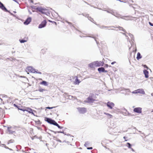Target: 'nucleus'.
I'll return each mask as SVG.
<instances>
[{
  "label": "nucleus",
  "mask_w": 153,
  "mask_h": 153,
  "mask_svg": "<svg viewBox=\"0 0 153 153\" xmlns=\"http://www.w3.org/2000/svg\"><path fill=\"white\" fill-rule=\"evenodd\" d=\"M36 10L37 12H40L44 14H46L47 11L46 9L41 7H38L36 8Z\"/></svg>",
  "instance_id": "f257e3e1"
},
{
  "label": "nucleus",
  "mask_w": 153,
  "mask_h": 153,
  "mask_svg": "<svg viewBox=\"0 0 153 153\" xmlns=\"http://www.w3.org/2000/svg\"><path fill=\"white\" fill-rule=\"evenodd\" d=\"M94 95L93 94H91L87 98V101L88 102H93L95 100L93 98Z\"/></svg>",
  "instance_id": "f03ea898"
},
{
  "label": "nucleus",
  "mask_w": 153,
  "mask_h": 153,
  "mask_svg": "<svg viewBox=\"0 0 153 153\" xmlns=\"http://www.w3.org/2000/svg\"><path fill=\"white\" fill-rule=\"evenodd\" d=\"M132 93L134 94H136L137 93H140L142 94H144L145 93L143 89H139L137 90H135L134 91H133Z\"/></svg>",
  "instance_id": "7ed1b4c3"
},
{
  "label": "nucleus",
  "mask_w": 153,
  "mask_h": 153,
  "mask_svg": "<svg viewBox=\"0 0 153 153\" xmlns=\"http://www.w3.org/2000/svg\"><path fill=\"white\" fill-rule=\"evenodd\" d=\"M27 70H28V71L32 73H36L40 74H41V73L40 72H36L34 69H33L32 67H28L27 68Z\"/></svg>",
  "instance_id": "20e7f679"
},
{
  "label": "nucleus",
  "mask_w": 153,
  "mask_h": 153,
  "mask_svg": "<svg viewBox=\"0 0 153 153\" xmlns=\"http://www.w3.org/2000/svg\"><path fill=\"white\" fill-rule=\"evenodd\" d=\"M94 62L95 63V65L96 67L103 66L104 64L103 62L101 61H96Z\"/></svg>",
  "instance_id": "39448f33"
},
{
  "label": "nucleus",
  "mask_w": 153,
  "mask_h": 153,
  "mask_svg": "<svg viewBox=\"0 0 153 153\" xmlns=\"http://www.w3.org/2000/svg\"><path fill=\"white\" fill-rule=\"evenodd\" d=\"M107 106L108 108L112 109L114 106V104L112 102H108L107 104Z\"/></svg>",
  "instance_id": "423d86ee"
},
{
  "label": "nucleus",
  "mask_w": 153,
  "mask_h": 153,
  "mask_svg": "<svg viewBox=\"0 0 153 153\" xmlns=\"http://www.w3.org/2000/svg\"><path fill=\"white\" fill-rule=\"evenodd\" d=\"M47 23V22L46 20H44L43 21L41 24H40L39 26V28H41L42 27H45Z\"/></svg>",
  "instance_id": "0eeeda50"
},
{
  "label": "nucleus",
  "mask_w": 153,
  "mask_h": 153,
  "mask_svg": "<svg viewBox=\"0 0 153 153\" xmlns=\"http://www.w3.org/2000/svg\"><path fill=\"white\" fill-rule=\"evenodd\" d=\"M134 111L138 114H140L142 112V108L140 107L135 108L134 109Z\"/></svg>",
  "instance_id": "6e6552de"
},
{
  "label": "nucleus",
  "mask_w": 153,
  "mask_h": 153,
  "mask_svg": "<svg viewBox=\"0 0 153 153\" xmlns=\"http://www.w3.org/2000/svg\"><path fill=\"white\" fill-rule=\"evenodd\" d=\"M33 110L29 107L26 108V111L28 112L29 113H31L32 114L35 115L34 114L33 112Z\"/></svg>",
  "instance_id": "1a4fd4ad"
},
{
  "label": "nucleus",
  "mask_w": 153,
  "mask_h": 153,
  "mask_svg": "<svg viewBox=\"0 0 153 153\" xmlns=\"http://www.w3.org/2000/svg\"><path fill=\"white\" fill-rule=\"evenodd\" d=\"M98 70L99 71L100 73H101V72H107V71L105 70L104 68L103 67H101L99 68L98 69Z\"/></svg>",
  "instance_id": "9d476101"
},
{
  "label": "nucleus",
  "mask_w": 153,
  "mask_h": 153,
  "mask_svg": "<svg viewBox=\"0 0 153 153\" xmlns=\"http://www.w3.org/2000/svg\"><path fill=\"white\" fill-rule=\"evenodd\" d=\"M79 111L82 113H84L86 112V109L85 108H80L79 109Z\"/></svg>",
  "instance_id": "9b49d317"
},
{
  "label": "nucleus",
  "mask_w": 153,
  "mask_h": 153,
  "mask_svg": "<svg viewBox=\"0 0 153 153\" xmlns=\"http://www.w3.org/2000/svg\"><path fill=\"white\" fill-rule=\"evenodd\" d=\"M81 81L78 78L77 76H76V78L74 81V84L75 85H78L81 82Z\"/></svg>",
  "instance_id": "f8f14e48"
},
{
  "label": "nucleus",
  "mask_w": 153,
  "mask_h": 153,
  "mask_svg": "<svg viewBox=\"0 0 153 153\" xmlns=\"http://www.w3.org/2000/svg\"><path fill=\"white\" fill-rule=\"evenodd\" d=\"M0 8L4 10H5V11L7 10L6 8L4 6L3 4L2 3H1L0 1Z\"/></svg>",
  "instance_id": "ddd939ff"
},
{
  "label": "nucleus",
  "mask_w": 153,
  "mask_h": 153,
  "mask_svg": "<svg viewBox=\"0 0 153 153\" xmlns=\"http://www.w3.org/2000/svg\"><path fill=\"white\" fill-rule=\"evenodd\" d=\"M31 21L30 18H28L27 20L24 22V24L26 25L28 24Z\"/></svg>",
  "instance_id": "4468645a"
},
{
  "label": "nucleus",
  "mask_w": 153,
  "mask_h": 153,
  "mask_svg": "<svg viewBox=\"0 0 153 153\" xmlns=\"http://www.w3.org/2000/svg\"><path fill=\"white\" fill-rule=\"evenodd\" d=\"M143 73L145 75V77L146 78H148L149 77V72L146 70H144Z\"/></svg>",
  "instance_id": "2eb2a0df"
},
{
  "label": "nucleus",
  "mask_w": 153,
  "mask_h": 153,
  "mask_svg": "<svg viewBox=\"0 0 153 153\" xmlns=\"http://www.w3.org/2000/svg\"><path fill=\"white\" fill-rule=\"evenodd\" d=\"M95 63L94 62H93L90 63L89 64V66L91 68H94L95 67H96V66L95 65Z\"/></svg>",
  "instance_id": "dca6fc26"
},
{
  "label": "nucleus",
  "mask_w": 153,
  "mask_h": 153,
  "mask_svg": "<svg viewBox=\"0 0 153 153\" xmlns=\"http://www.w3.org/2000/svg\"><path fill=\"white\" fill-rule=\"evenodd\" d=\"M40 84L41 85H43L45 86H47L48 85L47 82L45 81H43L41 82Z\"/></svg>",
  "instance_id": "f3484780"
},
{
  "label": "nucleus",
  "mask_w": 153,
  "mask_h": 153,
  "mask_svg": "<svg viewBox=\"0 0 153 153\" xmlns=\"http://www.w3.org/2000/svg\"><path fill=\"white\" fill-rule=\"evenodd\" d=\"M53 120H52L50 118H46V121L50 124H52V123L53 122Z\"/></svg>",
  "instance_id": "a211bd4d"
},
{
  "label": "nucleus",
  "mask_w": 153,
  "mask_h": 153,
  "mask_svg": "<svg viewBox=\"0 0 153 153\" xmlns=\"http://www.w3.org/2000/svg\"><path fill=\"white\" fill-rule=\"evenodd\" d=\"M141 58H142V56H141L140 53L138 52L137 53V59L138 60L140 59H141Z\"/></svg>",
  "instance_id": "6ab92c4d"
},
{
  "label": "nucleus",
  "mask_w": 153,
  "mask_h": 153,
  "mask_svg": "<svg viewBox=\"0 0 153 153\" xmlns=\"http://www.w3.org/2000/svg\"><path fill=\"white\" fill-rule=\"evenodd\" d=\"M104 114H105L107 115L108 117H109V118H111L112 117V116L111 115V114H109L107 113H105V112H104Z\"/></svg>",
  "instance_id": "aec40b11"
},
{
  "label": "nucleus",
  "mask_w": 153,
  "mask_h": 153,
  "mask_svg": "<svg viewBox=\"0 0 153 153\" xmlns=\"http://www.w3.org/2000/svg\"><path fill=\"white\" fill-rule=\"evenodd\" d=\"M12 127H9L8 128V131L9 132V133H11L12 132Z\"/></svg>",
  "instance_id": "412c9836"
},
{
  "label": "nucleus",
  "mask_w": 153,
  "mask_h": 153,
  "mask_svg": "<svg viewBox=\"0 0 153 153\" xmlns=\"http://www.w3.org/2000/svg\"><path fill=\"white\" fill-rule=\"evenodd\" d=\"M52 124L56 126L58 124L57 123H56L54 120H53V122L52 123Z\"/></svg>",
  "instance_id": "4be33fe9"
},
{
  "label": "nucleus",
  "mask_w": 153,
  "mask_h": 153,
  "mask_svg": "<svg viewBox=\"0 0 153 153\" xmlns=\"http://www.w3.org/2000/svg\"><path fill=\"white\" fill-rule=\"evenodd\" d=\"M45 91V89H44L43 88H40L39 90V91L40 92H42Z\"/></svg>",
  "instance_id": "5701e85b"
},
{
  "label": "nucleus",
  "mask_w": 153,
  "mask_h": 153,
  "mask_svg": "<svg viewBox=\"0 0 153 153\" xmlns=\"http://www.w3.org/2000/svg\"><path fill=\"white\" fill-rule=\"evenodd\" d=\"M19 41L21 43H24V42H26V41L25 40H23V39L20 40Z\"/></svg>",
  "instance_id": "b1692460"
},
{
  "label": "nucleus",
  "mask_w": 153,
  "mask_h": 153,
  "mask_svg": "<svg viewBox=\"0 0 153 153\" xmlns=\"http://www.w3.org/2000/svg\"><path fill=\"white\" fill-rule=\"evenodd\" d=\"M127 145H128V147L129 148H131V144L128 143H127Z\"/></svg>",
  "instance_id": "393cba45"
},
{
  "label": "nucleus",
  "mask_w": 153,
  "mask_h": 153,
  "mask_svg": "<svg viewBox=\"0 0 153 153\" xmlns=\"http://www.w3.org/2000/svg\"><path fill=\"white\" fill-rule=\"evenodd\" d=\"M18 109L19 110H22V111H26V108H25V109H21V108H18Z\"/></svg>",
  "instance_id": "a878e982"
},
{
  "label": "nucleus",
  "mask_w": 153,
  "mask_h": 153,
  "mask_svg": "<svg viewBox=\"0 0 153 153\" xmlns=\"http://www.w3.org/2000/svg\"><path fill=\"white\" fill-rule=\"evenodd\" d=\"M55 108V107H47L46 108H47V109H52L53 108Z\"/></svg>",
  "instance_id": "bb28decb"
},
{
  "label": "nucleus",
  "mask_w": 153,
  "mask_h": 153,
  "mask_svg": "<svg viewBox=\"0 0 153 153\" xmlns=\"http://www.w3.org/2000/svg\"><path fill=\"white\" fill-rule=\"evenodd\" d=\"M56 126H57L60 129H61L62 128V127L60 126L58 124H57V125Z\"/></svg>",
  "instance_id": "cd10ccee"
},
{
  "label": "nucleus",
  "mask_w": 153,
  "mask_h": 153,
  "mask_svg": "<svg viewBox=\"0 0 153 153\" xmlns=\"http://www.w3.org/2000/svg\"><path fill=\"white\" fill-rule=\"evenodd\" d=\"M149 24L150 25H151V26H153V24H152L150 22H149Z\"/></svg>",
  "instance_id": "c85d7f7f"
},
{
  "label": "nucleus",
  "mask_w": 153,
  "mask_h": 153,
  "mask_svg": "<svg viewBox=\"0 0 153 153\" xmlns=\"http://www.w3.org/2000/svg\"><path fill=\"white\" fill-rule=\"evenodd\" d=\"M87 149H93V148L92 147H90L87 148Z\"/></svg>",
  "instance_id": "c756f323"
},
{
  "label": "nucleus",
  "mask_w": 153,
  "mask_h": 153,
  "mask_svg": "<svg viewBox=\"0 0 153 153\" xmlns=\"http://www.w3.org/2000/svg\"><path fill=\"white\" fill-rule=\"evenodd\" d=\"M116 63V62H115V61L113 62H112L111 63V65H113L114 64V63Z\"/></svg>",
  "instance_id": "7c9ffc66"
},
{
  "label": "nucleus",
  "mask_w": 153,
  "mask_h": 153,
  "mask_svg": "<svg viewBox=\"0 0 153 153\" xmlns=\"http://www.w3.org/2000/svg\"><path fill=\"white\" fill-rule=\"evenodd\" d=\"M105 66L107 68L108 67V64H105Z\"/></svg>",
  "instance_id": "2f4dec72"
},
{
  "label": "nucleus",
  "mask_w": 153,
  "mask_h": 153,
  "mask_svg": "<svg viewBox=\"0 0 153 153\" xmlns=\"http://www.w3.org/2000/svg\"><path fill=\"white\" fill-rule=\"evenodd\" d=\"M57 141L59 142H61V141L60 140H57Z\"/></svg>",
  "instance_id": "473e14b6"
},
{
  "label": "nucleus",
  "mask_w": 153,
  "mask_h": 153,
  "mask_svg": "<svg viewBox=\"0 0 153 153\" xmlns=\"http://www.w3.org/2000/svg\"><path fill=\"white\" fill-rule=\"evenodd\" d=\"M53 23H54V24H55L56 25V22H53Z\"/></svg>",
  "instance_id": "72a5a7b5"
},
{
  "label": "nucleus",
  "mask_w": 153,
  "mask_h": 153,
  "mask_svg": "<svg viewBox=\"0 0 153 153\" xmlns=\"http://www.w3.org/2000/svg\"><path fill=\"white\" fill-rule=\"evenodd\" d=\"M123 138H124V139H126V137H124Z\"/></svg>",
  "instance_id": "f704fd0d"
},
{
  "label": "nucleus",
  "mask_w": 153,
  "mask_h": 153,
  "mask_svg": "<svg viewBox=\"0 0 153 153\" xmlns=\"http://www.w3.org/2000/svg\"><path fill=\"white\" fill-rule=\"evenodd\" d=\"M2 100V99L1 98H0V101H1Z\"/></svg>",
  "instance_id": "c9c22d12"
},
{
  "label": "nucleus",
  "mask_w": 153,
  "mask_h": 153,
  "mask_svg": "<svg viewBox=\"0 0 153 153\" xmlns=\"http://www.w3.org/2000/svg\"><path fill=\"white\" fill-rule=\"evenodd\" d=\"M86 143H85V146H86Z\"/></svg>",
  "instance_id": "e433bc0d"
},
{
  "label": "nucleus",
  "mask_w": 153,
  "mask_h": 153,
  "mask_svg": "<svg viewBox=\"0 0 153 153\" xmlns=\"http://www.w3.org/2000/svg\"><path fill=\"white\" fill-rule=\"evenodd\" d=\"M11 141V140H10V141L8 142V143H9V142H10V141Z\"/></svg>",
  "instance_id": "4c0bfd02"
},
{
  "label": "nucleus",
  "mask_w": 153,
  "mask_h": 153,
  "mask_svg": "<svg viewBox=\"0 0 153 153\" xmlns=\"http://www.w3.org/2000/svg\"><path fill=\"white\" fill-rule=\"evenodd\" d=\"M125 141H127V140H125Z\"/></svg>",
  "instance_id": "58836bf2"
}]
</instances>
